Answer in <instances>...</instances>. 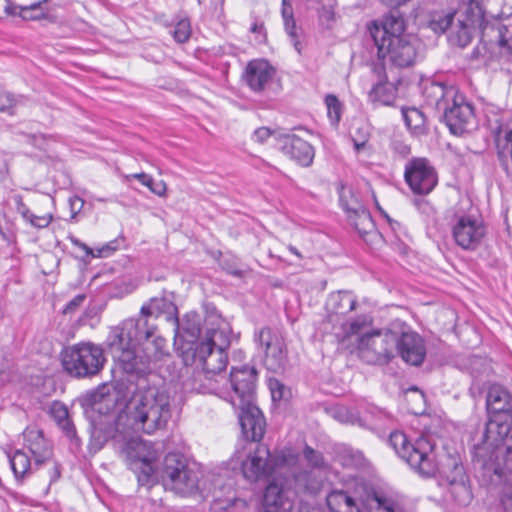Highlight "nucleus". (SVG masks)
I'll list each match as a JSON object with an SVG mask.
<instances>
[{
    "label": "nucleus",
    "mask_w": 512,
    "mask_h": 512,
    "mask_svg": "<svg viewBox=\"0 0 512 512\" xmlns=\"http://www.w3.org/2000/svg\"><path fill=\"white\" fill-rule=\"evenodd\" d=\"M259 343L265 348V365L269 370L279 371L287 362V351L283 338L272 329L264 327L256 335Z\"/></svg>",
    "instance_id": "nucleus-18"
},
{
    "label": "nucleus",
    "mask_w": 512,
    "mask_h": 512,
    "mask_svg": "<svg viewBox=\"0 0 512 512\" xmlns=\"http://www.w3.org/2000/svg\"><path fill=\"white\" fill-rule=\"evenodd\" d=\"M303 457L307 461L311 469H325L327 463L321 452L314 450L312 447L305 445L303 449Z\"/></svg>",
    "instance_id": "nucleus-45"
},
{
    "label": "nucleus",
    "mask_w": 512,
    "mask_h": 512,
    "mask_svg": "<svg viewBox=\"0 0 512 512\" xmlns=\"http://www.w3.org/2000/svg\"><path fill=\"white\" fill-rule=\"evenodd\" d=\"M296 512H321L317 507L301 501Z\"/></svg>",
    "instance_id": "nucleus-64"
},
{
    "label": "nucleus",
    "mask_w": 512,
    "mask_h": 512,
    "mask_svg": "<svg viewBox=\"0 0 512 512\" xmlns=\"http://www.w3.org/2000/svg\"><path fill=\"white\" fill-rule=\"evenodd\" d=\"M51 414L68 437L72 438L75 436V428L69 419L66 406L61 403H54L51 407Z\"/></svg>",
    "instance_id": "nucleus-38"
},
{
    "label": "nucleus",
    "mask_w": 512,
    "mask_h": 512,
    "mask_svg": "<svg viewBox=\"0 0 512 512\" xmlns=\"http://www.w3.org/2000/svg\"><path fill=\"white\" fill-rule=\"evenodd\" d=\"M150 191L158 196H164L167 186L164 181L154 182L153 185L149 187Z\"/></svg>",
    "instance_id": "nucleus-62"
},
{
    "label": "nucleus",
    "mask_w": 512,
    "mask_h": 512,
    "mask_svg": "<svg viewBox=\"0 0 512 512\" xmlns=\"http://www.w3.org/2000/svg\"><path fill=\"white\" fill-rule=\"evenodd\" d=\"M282 470L291 472L294 478L306 474L300 467L299 454L291 449H284L271 455L268 448L263 445L258 446L254 454H250L241 466V473L246 480L268 478Z\"/></svg>",
    "instance_id": "nucleus-3"
},
{
    "label": "nucleus",
    "mask_w": 512,
    "mask_h": 512,
    "mask_svg": "<svg viewBox=\"0 0 512 512\" xmlns=\"http://www.w3.org/2000/svg\"><path fill=\"white\" fill-rule=\"evenodd\" d=\"M52 220L53 216L51 213L38 216L31 212V217L26 218L25 221L35 228L42 229L48 227Z\"/></svg>",
    "instance_id": "nucleus-51"
},
{
    "label": "nucleus",
    "mask_w": 512,
    "mask_h": 512,
    "mask_svg": "<svg viewBox=\"0 0 512 512\" xmlns=\"http://www.w3.org/2000/svg\"><path fill=\"white\" fill-rule=\"evenodd\" d=\"M16 14L17 6L13 5L10 0H0V18Z\"/></svg>",
    "instance_id": "nucleus-58"
},
{
    "label": "nucleus",
    "mask_w": 512,
    "mask_h": 512,
    "mask_svg": "<svg viewBox=\"0 0 512 512\" xmlns=\"http://www.w3.org/2000/svg\"><path fill=\"white\" fill-rule=\"evenodd\" d=\"M397 334L392 331H374L359 339L360 357L367 363L386 364L395 356Z\"/></svg>",
    "instance_id": "nucleus-9"
},
{
    "label": "nucleus",
    "mask_w": 512,
    "mask_h": 512,
    "mask_svg": "<svg viewBox=\"0 0 512 512\" xmlns=\"http://www.w3.org/2000/svg\"><path fill=\"white\" fill-rule=\"evenodd\" d=\"M129 177H132V178H135L137 180H139L144 186L146 187H150L151 185H153V178L142 172V173H135V174H132L130 175Z\"/></svg>",
    "instance_id": "nucleus-63"
},
{
    "label": "nucleus",
    "mask_w": 512,
    "mask_h": 512,
    "mask_svg": "<svg viewBox=\"0 0 512 512\" xmlns=\"http://www.w3.org/2000/svg\"><path fill=\"white\" fill-rule=\"evenodd\" d=\"M347 218L350 225L359 233L361 237L375 231L374 221L367 209L360 210V212L355 214H350V216Z\"/></svg>",
    "instance_id": "nucleus-37"
},
{
    "label": "nucleus",
    "mask_w": 512,
    "mask_h": 512,
    "mask_svg": "<svg viewBox=\"0 0 512 512\" xmlns=\"http://www.w3.org/2000/svg\"><path fill=\"white\" fill-rule=\"evenodd\" d=\"M110 333L112 337H122L144 346L145 349H152L156 354H162L166 347L165 338L157 335L155 319L148 313H143L142 308L137 318L123 321L121 325L114 327Z\"/></svg>",
    "instance_id": "nucleus-6"
},
{
    "label": "nucleus",
    "mask_w": 512,
    "mask_h": 512,
    "mask_svg": "<svg viewBox=\"0 0 512 512\" xmlns=\"http://www.w3.org/2000/svg\"><path fill=\"white\" fill-rule=\"evenodd\" d=\"M29 451L33 456L36 467L43 464L50 457V450L41 432H37L35 441L29 446Z\"/></svg>",
    "instance_id": "nucleus-41"
},
{
    "label": "nucleus",
    "mask_w": 512,
    "mask_h": 512,
    "mask_svg": "<svg viewBox=\"0 0 512 512\" xmlns=\"http://www.w3.org/2000/svg\"><path fill=\"white\" fill-rule=\"evenodd\" d=\"M253 136L257 142L263 143L271 136V131L267 127H260L254 131Z\"/></svg>",
    "instance_id": "nucleus-60"
},
{
    "label": "nucleus",
    "mask_w": 512,
    "mask_h": 512,
    "mask_svg": "<svg viewBox=\"0 0 512 512\" xmlns=\"http://www.w3.org/2000/svg\"><path fill=\"white\" fill-rule=\"evenodd\" d=\"M452 498L462 506L468 505L472 498L470 482H447Z\"/></svg>",
    "instance_id": "nucleus-39"
},
{
    "label": "nucleus",
    "mask_w": 512,
    "mask_h": 512,
    "mask_svg": "<svg viewBox=\"0 0 512 512\" xmlns=\"http://www.w3.org/2000/svg\"><path fill=\"white\" fill-rule=\"evenodd\" d=\"M269 389L271 392V397L273 401H280L285 397L286 388L284 384H282L277 379L269 380Z\"/></svg>",
    "instance_id": "nucleus-52"
},
{
    "label": "nucleus",
    "mask_w": 512,
    "mask_h": 512,
    "mask_svg": "<svg viewBox=\"0 0 512 512\" xmlns=\"http://www.w3.org/2000/svg\"><path fill=\"white\" fill-rule=\"evenodd\" d=\"M61 359L64 370L75 378L97 375L106 362L103 349L92 342H81L66 347L61 353Z\"/></svg>",
    "instance_id": "nucleus-5"
},
{
    "label": "nucleus",
    "mask_w": 512,
    "mask_h": 512,
    "mask_svg": "<svg viewBox=\"0 0 512 512\" xmlns=\"http://www.w3.org/2000/svg\"><path fill=\"white\" fill-rule=\"evenodd\" d=\"M285 30L286 33L291 38V42L294 46V48L297 50L298 53L301 52V44L297 39V32H296V23L293 19L292 21H284Z\"/></svg>",
    "instance_id": "nucleus-54"
},
{
    "label": "nucleus",
    "mask_w": 512,
    "mask_h": 512,
    "mask_svg": "<svg viewBox=\"0 0 512 512\" xmlns=\"http://www.w3.org/2000/svg\"><path fill=\"white\" fill-rule=\"evenodd\" d=\"M331 512H361L354 499L344 491H333L326 497Z\"/></svg>",
    "instance_id": "nucleus-32"
},
{
    "label": "nucleus",
    "mask_w": 512,
    "mask_h": 512,
    "mask_svg": "<svg viewBox=\"0 0 512 512\" xmlns=\"http://www.w3.org/2000/svg\"><path fill=\"white\" fill-rule=\"evenodd\" d=\"M15 203H16L17 212L23 217L24 220H26V218L31 217V211L27 207V205L23 202V199L21 196L15 197Z\"/></svg>",
    "instance_id": "nucleus-59"
},
{
    "label": "nucleus",
    "mask_w": 512,
    "mask_h": 512,
    "mask_svg": "<svg viewBox=\"0 0 512 512\" xmlns=\"http://www.w3.org/2000/svg\"><path fill=\"white\" fill-rule=\"evenodd\" d=\"M327 115L332 125L336 126L341 119L342 105L335 95L329 94L325 97Z\"/></svg>",
    "instance_id": "nucleus-46"
},
{
    "label": "nucleus",
    "mask_w": 512,
    "mask_h": 512,
    "mask_svg": "<svg viewBox=\"0 0 512 512\" xmlns=\"http://www.w3.org/2000/svg\"><path fill=\"white\" fill-rule=\"evenodd\" d=\"M85 294H78L72 300H70L63 309L64 314L74 313L85 301Z\"/></svg>",
    "instance_id": "nucleus-56"
},
{
    "label": "nucleus",
    "mask_w": 512,
    "mask_h": 512,
    "mask_svg": "<svg viewBox=\"0 0 512 512\" xmlns=\"http://www.w3.org/2000/svg\"><path fill=\"white\" fill-rule=\"evenodd\" d=\"M183 329L192 336L199 333V321L196 314H187L184 319Z\"/></svg>",
    "instance_id": "nucleus-53"
},
{
    "label": "nucleus",
    "mask_w": 512,
    "mask_h": 512,
    "mask_svg": "<svg viewBox=\"0 0 512 512\" xmlns=\"http://www.w3.org/2000/svg\"><path fill=\"white\" fill-rule=\"evenodd\" d=\"M281 151L302 167H309L314 159L313 146L295 134H284L278 138Z\"/></svg>",
    "instance_id": "nucleus-24"
},
{
    "label": "nucleus",
    "mask_w": 512,
    "mask_h": 512,
    "mask_svg": "<svg viewBox=\"0 0 512 512\" xmlns=\"http://www.w3.org/2000/svg\"><path fill=\"white\" fill-rule=\"evenodd\" d=\"M18 103V98L13 94L5 91H0V112H7L10 115L14 114V108Z\"/></svg>",
    "instance_id": "nucleus-49"
},
{
    "label": "nucleus",
    "mask_w": 512,
    "mask_h": 512,
    "mask_svg": "<svg viewBox=\"0 0 512 512\" xmlns=\"http://www.w3.org/2000/svg\"><path fill=\"white\" fill-rule=\"evenodd\" d=\"M155 472L162 480H199L203 477L201 465L181 453H169Z\"/></svg>",
    "instance_id": "nucleus-12"
},
{
    "label": "nucleus",
    "mask_w": 512,
    "mask_h": 512,
    "mask_svg": "<svg viewBox=\"0 0 512 512\" xmlns=\"http://www.w3.org/2000/svg\"><path fill=\"white\" fill-rule=\"evenodd\" d=\"M476 32H478L477 29L459 18L458 22L452 26L448 39L452 45L465 47L471 43Z\"/></svg>",
    "instance_id": "nucleus-34"
},
{
    "label": "nucleus",
    "mask_w": 512,
    "mask_h": 512,
    "mask_svg": "<svg viewBox=\"0 0 512 512\" xmlns=\"http://www.w3.org/2000/svg\"><path fill=\"white\" fill-rule=\"evenodd\" d=\"M397 95V87L394 83L385 80H379L369 92V100L385 106L394 103Z\"/></svg>",
    "instance_id": "nucleus-31"
},
{
    "label": "nucleus",
    "mask_w": 512,
    "mask_h": 512,
    "mask_svg": "<svg viewBox=\"0 0 512 512\" xmlns=\"http://www.w3.org/2000/svg\"><path fill=\"white\" fill-rule=\"evenodd\" d=\"M442 114L445 123L455 135L462 134L474 118L471 104L459 92L442 111Z\"/></svg>",
    "instance_id": "nucleus-20"
},
{
    "label": "nucleus",
    "mask_w": 512,
    "mask_h": 512,
    "mask_svg": "<svg viewBox=\"0 0 512 512\" xmlns=\"http://www.w3.org/2000/svg\"><path fill=\"white\" fill-rule=\"evenodd\" d=\"M370 324V319L367 316H360L351 322L345 320V325L337 326V329L330 331L336 336H350L359 333L364 327Z\"/></svg>",
    "instance_id": "nucleus-42"
},
{
    "label": "nucleus",
    "mask_w": 512,
    "mask_h": 512,
    "mask_svg": "<svg viewBox=\"0 0 512 512\" xmlns=\"http://www.w3.org/2000/svg\"><path fill=\"white\" fill-rule=\"evenodd\" d=\"M485 235L486 227L483 221L470 215L459 217L452 227L455 243L464 250H476Z\"/></svg>",
    "instance_id": "nucleus-15"
},
{
    "label": "nucleus",
    "mask_w": 512,
    "mask_h": 512,
    "mask_svg": "<svg viewBox=\"0 0 512 512\" xmlns=\"http://www.w3.org/2000/svg\"><path fill=\"white\" fill-rule=\"evenodd\" d=\"M127 457L130 460V468L149 478L155 472V462L159 458V451L154 444L142 439H131L126 446Z\"/></svg>",
    "instance_id": "nucleus-13"
},
{
    "label": "nucleus",
    "mask_w": 512,
    "mask_h": 512,
    "mask_svg": "<svg viewBox=\"0 0 512 512\" xmlns=\"http://www.w3.org/2000/svg\"><path fill=\"white\" fill-rule=\"evenodd\" d=\"M488 420L469 430L472 461L483 477L512 473V394L501 384L486 392Z\"/></svg>",
    "instance_id": "nucleus-1"
},
{
    "label": "nucleus",
    "mask_w": 512,
    "mask_h": 512,
    "mask_svg": "<svg viewBox=\"0 0 512 512\" xmlns=\"http://www.w3.org/2000/svg\"><path fill=\"white\" fill-rule=\"evenodd\" d=\"M402 114L407 128L413 135L422 136L427 134L426 117L421 110L415 107L403 108Z\"/></svg>",
    "instance_id": "nucleus-33"
},
{
    "label": "nucleus",
    "mask_w": 512,
    "mask_h": 512,
    "mask_svg": "<svg viewBox=\"0 0 512 512\" xmlns=\"http://www.w3.org/2000/svg\"><path fill=\"white\" fill-rule=\"evenodd\" d=\"M461 19L478 30L481 36L480 41L483 44L484 49H492L494 47V43L490 42L485 37V32L488 30V28L494 29L506 27L505 23H503L500 19L494 17L489 19V16L486 12V7L484 5V0H469Z\"/></svg>",
    "instance_id": "nucleus-16"
},
{
    "label": "nucleus",
    "mask_w": 512,
    "mask_h": 512,
    "mask_svg": "<svg viewBox=\"0 0 512 512\" xmlns=\"http://www.w3.org/2000/svg\"><path fill=\"white\" fill-rule=\"evenodd\" d=\"M339 201L347 217H349L350 214H355L360 212V210L366 209L353 190L344 185L339 189Z\"/></svg>",
    "instance_id": "nucleus-36"
},
{
    "label": "nucleus",
    "mask_w": 512,
    "mask_h": 512,
    "mask_svg": "<svg viewBox=\"0 0 512 512\" xmlns=\"http://www.w3.org/2000/svg\"><path fill=\"white\" fill-rule=\"evenodd\" d=\"M174 39L179 43L186 42L191 34L190 23L188 20L179 21L172 31Z\"/></svg>",
    "instance_id": "nucleus-48"
},
{
    "label": "nucleus",
    "mask_w": 512,
    "mask_h": 512,
    "mask_svg": "<svg viewBox=\"0 0 512 512\" xmlns=\"http://www.w3.org/2000/svg\"><path fill=\"white\" fill-rule=\"evenodd\" d=\"M165 490L173 491L182 497H190L198 493L197 482H161Z\"/></svg>",
    "instance_id": "nucleus-43"
},
{
    "label": "nucleus",
    "mask_w": 512,
    "mask_h": 512,
    "mask_svg": "<svg viewBox=\"0 0 512 512\" xmlns=\"http://www.w3.org/2000/svg\"><path fill=\"white\" fill-rule=\"evenodd\" d=\"M141 308L143 313H148L155 320L164 315L168 322L175 325V330L179 329L178 308L173 301L172 294L153 297L144 303Z\"/></svg>",
    "instance_id": "nucleus-27"
},
{
    "label": "nucleus",
    "mask_w": 512,
    "mask_h": 512,
    "mask_svg": "<svg viewBox=\"0 0 512 512\" xmlns=\"http://www.w3.org/2000/svg\"><path fill=\"white\" fill-rule=\"evenodd\" d=\"M445 467L449 472V480H463L466 475L462 459L459 455H449Z\"/></svg>",
    "instance_id": "nucleus-44"
},
{
    "label": "nucleus",
    "mask_w": 512,
    "mask_h": 512,
    "mask_svg": "<svg viewBox=\"0 0 512 512\" xmlns=\"http://www.w3.org/2000/svg\"><path fill=\"white\" fill-rule=\"evenodd\" d=\"M119 400V393L108 385L99 386L89 391L84 396V403L100 415H108L112 412Z\"/></svg>",
    "instance_id": "nucleus-26"
},
{
    "label": "nucleus",
    "mask_w": 512,
    "mask_h": 512,
    "mask_svg": "<svg viewBox=\"0 0 512 512\" xmlns=\"http://www.w3.org/2000/svg\"><path fill=\"white\" fill-rule=\"evenodd\" d=\"M257 370L247 365L232 367L230 384L233 393H227L223 398L232 406H243L254 403L256 391Z\"/></svg>",
    "instance_id": "nucleus-11"
},
{
    "label": "nucleus",
    "mask_w": 512,
    "mask_h": 512,
    "mask_svg": "<svg viewBox=\"0 0 512 512\" xmlns=\"http://www.w3.org/2000/svg\"><path fill=\"white\" fill-rule=\"evenodd\" d=\"M485 37L494 46L500 48L501 52L508 55L504 63V71L512 76V26L500 28H488L485 32Z\"/></svg>",
    "instance_id": "nucleus-29"
},
{
    "label": "nucleus",
    "mask_w": 512,
    "mask_h": 512,
    "mask_svg": "<svg viewBox=\"0 0 512 512\" xmlns=\"http://www.w3.org/2000/svg\"><path fill=\"white\" fill-rule=\"evenodd\" d=\"M292 482H269L263 499V512H287L291 510L296 492L291 487Z\"/></svg>",
    "instance_id": "nucleus-19"
},
{
    "label": "nucleus",
    "mask_w": 512,
    "mask_h": 512,
    "mask_svg": "<svg viewBox=\"0 0 512 512\" xmlns=\"http://www.w3.org/2000/svg\"><path fill=\"white\" fill-rule=\"evenodd\" d=\"M495 145L498 159H505L507 152L512 151V118L499 126L495 134Z\"/></svg>",
    "instance_id": "nucleus-35"
},
{
    "label": "nucleus",
    "mask_w": 512,
    "mask_h": 512,
    "mask_svg": "<svg viewBox=\"0 0 512 512\" xmlns=\"http://www.w3.org/2000/svg\"><path fill=\"white\" fill-rule=\"evenodd\" d=\"M9 461L16 478L26 476L31 469V460L24 451L17 450L12 456H9Z\"/></svg>",
    "instance_id": "nucleus-40"
},
{
    "label": "nucleus",
    "mask_w": 512,
    "mask_h": 512,
    "mask_svg": "<svg viewBox=\"0 0 512 512\" xmlns=\"http://www.w3.org/2000/svg\"><path fill=\"white\" fill-rule=\"evenodd\" d=\"M356 299L346 291L331 293L326 302V318L323 322L326 331H334L345 325V316L355 309Z\"/></svg>",
    "instance_id": "nucleus-17"
},
{
    "label": "nucleus",
    "mask_w": 512,
    "mask_h": 512,
    "mask_svg": "<svg viewBox=\"0 0 512 512\" xmlns=\"http://www.w3.org/2000/svg\"><path fill=\"white\" fill-rule=\"evenodd\" d=\"M453 21H454V13H448V14L444 15L443 17H440L437 20H433L431 22V26H432L433 30L436 32H438V31L445 32L448 29H450V31H451L452 26H454Z\"/></svg>",
    "instance_id": "nucleus-50"
},
{
    "label": "nucleus",
    "mask_w": 512,
    "mask_h": 512,
    "mask_svg": "<svg viewBox=\"0 0 512 512\" xmlns=\"http://www.w3.org/2000/svg\"><path fill=\"white\" fill-rule=\"evenodd\" d=\"M68 239L71 241V243H72L74 246H76V247H78V248L82 249V250L85 252V255H86V256H92V255H93V250H92L90 247H88L85 243L81 242V241H80L78 238H76L75 236H73V235H69V236H68Z\"/></svg>",
    "instance_id": "nucleus-61"
},
{
    "label": "nucleus",
    "mask_w": 512,
    "mask_h": 512,
    "mask_svg": "<svg viewBox=\"0 0 512 512\" xmlns=\"http://www.w3.org/2000/svg\"><path fill=\"white\" fill-rule=\"evenodd\" d=\"M499 502L503 512H512V482H503L499 491Z\"/></svg>",
    "instance_id": "nucleus-47"
},
{
    "label": "nucleus",
    "mask_w": 512,
    "mask_h": 512,
    "mask_svg": "<svg viewBox=\"0 0 512 512\" xmlns=\"http://www.w3.org/2000/svg\"><path fill=\"white\" fill-rule=\"evenodd\" d=\"M228 345L229 342L222 330H209L205 341L200 342L194 350V362L202 367L207 376L220 374L228 363L225 351Z\"/></svg>",
    "instance_id": "nucleus-8"
},
{
    "label": "nucleus",
    "mask_w": 512,
    "mask_h": 512,
    "mask_svg": "<svg viewBox=\"0 0 512 512\" xmlns=\"http://www.w3.org/2000/svg\"><path fill=\"white\" fill-rule=\"evenodd\" d=\"M389 444L397 455L405 460L411 468L418 471L420 476L433 477L435 475L434 444L427 436H421L414 444H411L403 432L395 431L389 436Z\"/></svg>",
    "instance_id": "nucleus-4"
},
{
    "label": "nucleus",
    "mask_w": 512,
    "mask_h": 512,
    "mask_svg": "<svg viewBox=\"0 0 512 512\" xmlns=\"http://www.w3.org/2000/svg\"><path fill=\"white\" fill-rule=\"evenodd\" d=\"M275 68L264 59L248 62L243 79L246 85L255 93L265 92L273 83Z\"/></svg>",
    "instance_id": "nucleus-22"
},
{
    "label": "nucleus",
    "mask_w": 512,
    "mask_h": 512,
    "mask_svg": "<svg viewBox=\"0 0 512 512\" xmlns=\"http://www.w3.org/2000/svg\"><path fill=\"white\" fill-rule=\"evenodd\" d=\"M338 458L344 467L355 468L362 471L367 477L374 478L377 476L376 470L363 453L352 448L344 447L339 453Z\"/></svg>",
    "instance_id": "nucleus-30"
},
{
    "label": "nucleus",
    "mask_w": 512,
    "mask_h": 512,
    "mask_svg": "<svg viewBox=\"0 0 512 512\" xmlns=\"http://www.w3.org/2000/svg\"><path fill=\"white\" fill-rule=\"evenodd\" d=\"M419 42L412 35L390 39L377 46L379 59L397 68H407L415 64L418 57Z\"/></svg>",
    "instance_id": "nucleus-10"
},
{
    "label": "nucleus",
    "mask_w": 512,
    "mask_h": 512,
    "mask_svg": "<svg viewBox=\"0 0 512 512\" xmlns=\"http://www.w3.org/2000/svg\"><path fill=\"white\" fill-rule=\"evenodd\" d=\"M405 180L415 194H429L437 184L435 169L425 158H415L406 164Z\"/></svg>",
    "instance_id": "nucleus-14"
},
{
    "label": "nucleus",
    "mask_w": 512,
    "mask_h": 512,
    "mask_svg": "<svg viewBox=\"0 0 512 512\" xmlns=\"http://www.w3.org/2000/svg\"><path fill=\"white\" fill-rule=\"evenodd\" d=\"M395 351L406 363L419 366L426 356V347L423 338L413 331L403 332L397 336Z\"/></svg>",
    "instance_id": "nucleus-25"
},
{
    "label": "nucleus",
    "mask_w": 512,
    "mask_h": 512,
    "mask_svg": "<svg viewBox=\"0 0 512 512\" xmlns=\"http://www.w3.org/2000/svg\"><path fill=\"white\" fill-rule=\"evenodd\" d=\"M369 33L376 45H382L383 42H388L390 39H399L400 36H406L405 21L403 17L395 14L385 15L379 21H373L369 27Z\"/></svg>",
    "instance_id": "nucleus-23"
},
{
    "label": "nucleus",
    "mask_w": 512,
    "mask_h": 512,
    "mask_svg": "<svg viewBox=\"0 0 512 512\" xmlns=\"http://www.w3.org/2000/svg\"><path fill=\"white\" fill-rule=\"evenodd\" d=\"M69 206L71 211V220H74L77 214L84 206V200L79 196H73L69 199Z\"/></svg>",
    "instance_id": "nucleus-57"
},
{
    "label": "nucleus",
    "mask_w": 512,
    "mask_h": 512,
    "mask_svg": "<svg viewBox=\"0 0 512 512\" xmlns=\"http://www.w3.org/2000/svg\"><path fill=\"white\" fill-rule=\"evenodd\" d=\"M233 407L239 410L238 417L244 438L251 442H259L263 438L266 428L261 410L254 403Z\"/></svg>",
    "instance_id": "nucleus-21"
},
{
    "label": "nucleus",
    "mask_w": 512,
    "mask_h": 512,
    "mask_svg": "<svg viewBox=\"0 0 512 512\" xmlns=\"http://www.w3.org/2000/svg\"><path fill=\"white\" fill-rule=\"evenodd\" d=\"M457 93L458 90L455 87L439 82L425 83L422 92L425 103L439 112H442L450 104Z\"/></svg>",
    "instance_id": "nucleus-28"
},
{
    "label": "nucleus",
    "mask_w": 512,
    "mask_h": 512,
    "mask_svg": "<svg viewBox=\"0 0 512 512\" xmlns=\"http://www.w3.org/2000/svg\"><path fill=\"white\" fill-rule=\"evenodd\" d=\"M319 19L320 22L327 27H330L331 24L335 21V12L332 6H323L319 10Z\"/></svg>",
    "instance_id": "nucleus-55"
},
{
    "label": "nucleus",
    "mask_w": 512,
    "mask_h": 512,
    "mask_svg": "<svg viewBox=\"0 0 512 512\" xmlns=\"http://www.w3.org/2000/svg\"><path fill=\"white\" fill-rule=\"evenodd\" d=\"M108 341L114 359L127 374L145 375L150 369L151 360L157 359L160 355L131 340L112 337L111 333Z\"/></svg>",
    "instance_id": "nucleus-7"
},
{
    "label": "nucleus",
    "mask_w": 512,
    "mask_h": 512,
    "mask_svg": "<svg viewBox=\"0 0 512 512\" xmlns=\"http://www.w3.org/2000/svg\"><path fill=\"white\" fill-rule=\"evenodd\" d=\"M171 417L169 395L156 387L139 388L133 393L124 409L118 413L106 431L104 441L113 435V431H128L152 434L166 426Z\"/></svg>",
    "instance_id": "nucleus-2"
}]
</instances>
